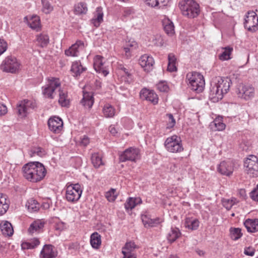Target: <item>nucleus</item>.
Masks as SVG:
<instances>
[{
    "mask_svg": "<svg viewBox=\"0 0 258 258\" xmlns=\"http://www.w3.org/2000/svg\"><path fill=\"white\" fill-rule=\"evenodd\" d=\"M232 84L228 77H216L211 83L209 98L213 102L221 100L224 94L228 93Z\"/></svg>",
    "mask_w": 258,
    "mask_h": 258,
    "instance_id": "obj_1",
    "label": "nucleus"
},
{
    "mask_svg": "<svg viewBox=\"0 0 258 258\" xmlns=\"http://www.w3.org/2000/svg\"><path fill=\"white\" fill-rule=\"evenodd\" d=\"M22 171L24 178L33 183L41 181L47 172L44 166L39 162H31L25 164Z\"/></svg>",
    "mask_w": 258,
    "mask_h": 258,
    "instance_id": "obj_2",
    "label": "nucleus"
},
{
    "mask_svg": "<svg viewBox=\"0 0 258 258\" xmlns=\"http://www.w3.org/2000/svg\"><path fill=\"white\" fill-rule=\"evenodd\" d=\"M189 87L197 93L202 92L205 88V82L204 76L200 73L190 72L186 76Z\"/></svg>",
    "mask_w": 258,
    "mask_h": 258,
    "instance_id": "obj_3",
    "label": "nucleus"
},
{
    "mask_svg": "<svg viewBox=\"0 0 258 258\" xmlns=\"http://www.w3.org/2000/svg\"><path fill=\"white\" fill-rule=\"evenodd\" d=\"M180 9L182 15L189 18L197 17L200 12L199 5L194 0L182 1Z\"/></svg>",
    "mask_w": 258,
    "mask_h": 258,
    "instance_id": "obj_4",
    "label": "nucleus"
},
{
    "mask_svg": "<svg viewBox=\"0 0 258 258\" xmlns=\"http://www.w3.org/2000/svg\"><path fill=\"white\" fill-rule=\"evenodd\" d=\"M46 80V84L42 87V94L45 97L52 99L54 97L55 90L60 86V81L54 77L47 78Z\"/></svg>",
    "mask_w": 258,
    "mask_h": 258,
    "instance_id": "obj_5",
    "label": "nucleus"
},
{
    "mask_svg": "<svg viewBox=\"0 0 258 258\" xmlns=\"http://www.w3.org/2000/svg\"><path fill=\"white\" fill-rule=\"evenodd\" d=\"M164 146L168 152L172 153H180L184 150L181 139L177 135L167 138L164 142Z\"/></svg>",
    "mask_w": 258,
    "mask_h": 258,
    "instance_id": "obj_6",
    "label": "nucleus"
},
{
    "mask_svg": "<svg viewBox=\"0 0 258 258\" xmlns=\"http://www.w3.org/2000/svg\"><path fill=\"white\" fill-rule=\"evenodd\" d=\"M82 193L81 185L77 184H71L66 186V198L68 201L75 203L80 198Z\"/></svg>",
    "mask_w": 258,
    "mask_h": 258,
    "instance_id": "obj_7",
    "label": "nucleus"
},
{
    "mask_svg": "<svg viewBox=\"0 0 258 258\" xmlns=\"http://www.w3.org/2000/svg\"><path fill=\"white\" fill-rule=\"evenodd\" d=\"M236 93L239 98L247 101L254 97L255 90L251 85L240 84L238 85Z\"/></svg>",
    "mask_w": 258,
    "mask_h": 258,
    "instance_id": "obj_8",
    "label": "nucleus"
},
{
    "mask_svg": "<svg viewBox=\"0 0 258 258\" xmlns=\"http://www.w3.org/2000/svg\"><path fill=\"white\" fill-rule=\"evenodd\" d=\"M244 167L248 174L252 177L258 176V158L253 155H249L245 160Z\"/></svg>",
    "mask_w": 258,
    "mask_h": 258,
    "instance_id": "obj_9",
    "label": "nucleus"
},
{
    "mask_svg": "<svg viewBox=\"0 0 258 258\" xmlns=\"http://www.w3.org/2000/svg\"><path fill=\"white\" fill-rule=\"evenodd\" d=\"M236 169V165L232 160L223 161L220 163L217 168V172L220 174L230 177L232 176Z\"/></svg>",
    "mask_w": 258,
    "mask_h": 258,
    "instance_id": "obj_10",
    "label": "nucleus"
},
{
    "mask_svg": "<svg viewBox=\"0 0 258 258\" xmlns=\"http://www.w3.org/2000/svg\"><path fill=\"white\" fill-rule=\"evenodd\" d=\"M244 27L249 31L255 32L258 29V17L256 13L249 11L245 15Z\"/></svg>",
    "mask_w": 258,
    "mask_h": 258,
    "instance_id": "obj_11",
    "label": "nucleus"
},
{
    "mask_svg": "<svg viewBox=\"0 0 258 258\" xmlns=\"http://www.w3.org/2000/svg\"><path fill=\"white\" fill-rule=\"evenodd\" d=\"M140 151L134 148H129L126 149L119 157V160L121 162L128 160L136 162L139 158Z\"/></svg>",
    "mask_w": 258,
    "mask_h": 258,
    "instance_id": "obj_12",
    "label": "nucleus"
},
{
    "mask_svg": "<svg viewBox=\"0 0 258 258\" xmlns=\"http://www.w3.org/2000/svg\"><path fill=\"white\" fill-rule=\"evenodd\" d=\"M48 128L55 134H59L63 129L62 120L57 116L51 117L47 121Z\"/></svg>",
    "mask_w": 258,
    "mask_h": 258,
    "instance_id": "obj_13",
    "label": "nucleus"
},
{
    "mask_svg": "<svg viewBox=\"0 0 258 258\" xmlns=\"http://www.w3.org/2000/svg\"><path fill=\"white\" fill-rule=\"evenodd\" d=\"M35 103L32 101L24 100L17 105L18 114L22 117L25 116L31 109L35 107Z\"/></svg>",
    "mask_w": 258,
    "mask_h": 258,
    "instance_id": "obj_14",
    "label": "nucleus"
},
{
    "mask_svg": "<svg viewBox=\"0 0 258 258\" xmlns=\"http://www.w3.org/2000/svg\"><path fill=\"white\" fill-rule=\"evenodd\" d=\"M140 97L142 99L146 100L154 105L158 102V96L153 90L146 88L143 89L140 92Z\"/></svg>",
    "mask_w": 258,
    "mask_h": 258,
    "instance_id": "obj_15",
    "label": "nucleus"
},
{
    "mask_svg": "<svg viewBox=\"0 0 258 258\" xmlns=\"http://www.w3.org/2000/svg\"><path fill=\"white\" fill-rule=\"evenodd\" d=\"M85 47V46L83 41L77 40L75 44L65 51V54L68 56H77L79 51L84 50Z\"/></svg>",
    "mask_w": 258,
    "mask_h": 258,
    "instance_id": "obj_16",
    "label": "nucleus"
},
{
    "mask_svg": "<svg viewBox=\"0 0 258 258\" xmlns=\"http://www.w3.org/2000/svg\"><path fill=\"white\" fill-rule=\"evenodd\" d=\"M139 48L138 43L134 40H128L123 46L125 55L128 57L133 55Z\"/></svg>",
    "mask_w": 258,
    "mask_h": 258,
    "instance_id": "obj_17",
    "label": "nucleus"
},
{
    "mask_svg": "<svg viewBox=\"0 0 258 258\" xmlns=\"http://www.w3.org/2000/svg\"><path fill=\"white\" fill-rule=\"evenodd\" d=\"M56 255L57 252L51 244L44 245L40 253V258H54Z\"/></svg>",
    "mask_w": 258,
    "mask_h": 258,
    "instance_id": "obj_18",
    "label": "nucleus"
},
{
    "mask_svg": "<svg viewBox=\"0 0 258 258\" xmlns=\"http://www.w3.org/2000/svg\"><path fill=\"white\" fill-rule=\"evenodd\" d=\"M45 222L43 220H36L32 223L28 229L29 234L38 233L43 230Z\"/></svg>",
    "mask_w": 258,
    "mask_h": 258,
    "instance_id": "obj_19",
    "label": "nucleus"
},
{
    "mask_svg": "<svg viewBox=\"0 0 258 258\" xmlns=\"http://www.w3.org/2000/svg\"><path fill=\"white\" fill-rule=\"evenodd\" d=\"M162 25L165 32L169 36L175 34L174 26L173 22L168 18L164 17L162 19Z\"/></svg>",
    "mask_w": 258,
    "mask_h": 258,
    "instance_id": "obj_20",
    "label": "nucleus"
},
{
    "mask_svg": "<svg viewBox=\"0 0 258 258\" xmlns=\"http://www.w3.org/2000/svg\"><path fill=\"white\" fill-rule=\"evenodd\" d=\"M141 218L145 227L156 226L163 222V220L159 218L152 219L149 216L146 214L142 215Z\"/></svg>",
    "mask_w": 258,
    "mask_h": 258,
    "instance_id": "obj_21",
    "label": "nucleus"
},
{
    "mask_svg": "<svg viewBox=\"0 0 258 258\" xmlns=\"http://www.w3.org/2000/svg\"><path fill=\"white\" fill-rule=\"evenodd\" d=\"M28 25L32 29L38 31L41 27L40 20L38 16H27L25 18Z\"/></svg>",
    "mask_w": 258,
    "mask_h": 258,
    "instance_id": "obj_22",
    "label": "nucleus"
},
{
    "mask_svg": "<svg viewBox=\"0 0 258 258\" xmlns=\"http://www.w3.org/2000/svg\"><path fill=\"white\" fill-rule=\"evenodd\" d=\"M244 225L249 232L253 233L258 231V219H246Z\"/></svg>",
    "mask_w": 258,
    "mask_h": 258,
    "instance_id": "obj_23",
    "label": "nucleus"
},
{
    "mask_svg": "<svg viewBox=\"0 0 258 258\" xmlns=\"http://www.w3.org/2000/svg\"><path fill=\"white\" fill-rule=\"evenodd\" d=\"M0 228L2 234L6 236H10L13 234L14 230L11 223L4 221L0 224Z\"/></svg>",
    "mask_w": 258,
    "mask_h": 258,
    "instance_id": "obj_24",
    "label": "nucleus"
},
{
    "mask_svg": "<svg viewBox=\"0 0 258 258\" xmlns=\"http://www.w3.org/2000/svg\"><path fill=\"white\" fill-rule=\"evenodd\" d=\"M102 112L106 118H112L116 114V109L109 103H106L102 108Z\"/></svg>",
    "mask_w": 258,
    "mask_h": 258,
    "instance_id": "obj_25",
    "label": "nucleus"
},
{
    "mask_svg": "<svg viewBox=\"0 0 258 258\" xmlns=\"http://www.w3.org/2000/svg\"><path fill=\"white\" fill-rule=\"evenodd\" d=\"M91 246L95 249H98L101 245V236L97 232L93 233L90 236V239Z\"/></svg>",
    "mask_w": 258,
    "mask_h": 258,
    "instance_id": "obj_26",
    "label": "nucleus"
},
{
    "mask_svg": "<svg viewBox=\"0 0 258 258\" xmlns=\"http://www.w3.org/2000/svg\"><path fill=\"white\" fill-rule=\"evenodd\" d=\"M10 202L6 195L0 193V216L6 213L9 207Z\"/></svg>",
    "mask_w": 258,
    "mask_h": 258,
    "instance_id": "obj_27",
    "label": "nucleus"
},
{
    "mask_svg": "<svg viewBox=\"0 0 258 258\" xmlns=\"http://www.w3.org/2000/svg\"><path fill=\"white\" fill-rule=\"evenodd\" d=\"M199 225L200 221L197 218L188 217L185 219L184 226L185 228L189 230H197L199 228Z\"/></svg>",
    "mask_w": 258,
    "mask_h": 258,
    "instance_id": "obj_28",
    "label": "nucleus"
},
{
    "mask_svg": "<svg viewBox=\"0 0 258 258\" xmlns=\"http://www.w3.org/2000/svg\"><path fill=\"white\" fill-rule=\"evenodd\" d=\"M103 13L101 7L96 9L94 17L91 20V23L95 27H98L103 21Z\"/></svg>",
    "mask_w": 258,
    "mask_h": 258,
    "instance_id": "obj_29",
    "label": "nucleus"
},
{
    "mask_svg": "<svg viewBox=\"0 0 258 258\" xmlns=\"http://www.w3.org/2000/svg\"><path fill=\"white\" fill-rule=\"evenodd\" d=\"M81 104L85 107L90 108L94 103L93 95L91 93L84 92Z\"/></svg>",
    "mask_w": 258,
    "mask_h": 258,
    "instance_id": "obj_30",
    "label": "nucleus"
},
{
    "mask_svg": "<svg viewBox=\"0 0 258 258\" xmlns=\"http://www.w3.org/2000/svg\"><path fill=\"white\" fill-rule=\"evenodd\" d=\"M142 200L141 198H129L127 199L124 207L126 210H132L137 205L142 204Z\"/></svg>",
    "mask_w": 258,
    "mask_h": 258,
    "instance_id": "obj_31",
    "label": "nucleus"
},
{
    "mask_svg": "<svg viewBox=\"0 0 258 258\" xmlns=\"http://www.w3.org/2000/svg\"><path fill=\"white\" fill-rule=\"evenodd\" d=\"M181 235V233L178 228L172 227L167 234V238L170 243H172L180 237Z\"/></svg>",
    "mask_w": 258,
    "mask_h": 258,
    "instance_id": "obj_32",
    "label": "nucleus"
},
{
    "mask_svg": "<svg viewBox=\"0 0 258 258\" xmlns=\"http://www.w3.org/2000/svg\"><path fill=\"white\" fill-rule=\"evenodd\" d=\"M36 42L37 44L41 47H46L49 42V36L44 33H41L36 36Z\"/></svg>",
    "mask_w": 258,
    "mask_h": 258,
    "instance_id": "obj_33",
    "label": "nucleus"
},
{
    "mask_svg": "<svg viewBox=\"0 0 258 258\" xmlns=\"http://www.w3.org/2000/svg\"><path fill=\"white\" fill-rule=\"evenodd\" d=\"M58 102L62 107H68L70 105V100L68 97V93L63 90H59Z\"/></svg>",
    "mask_w": 258,
    "mask_h": 258,
    "instance_id": "obj_34",
    "label": "nucleus"
},
{
    "mask_svg": "<svg viewBox=\"0 0 258 258\" xmlns=\"http://www.w3.org/2000/svg\"><path fill=\"white\" fill-rule=\"evenodd\" d=\"M88 11V8L86 3L80 2L74 6V12L76 15L86 14Z\"/></svg>",
    "mask_w": 258,
    "mask_h": 258,
    "instance_id": "obj_35",
    "label": "nucleus"
},
{
    "mask_svg": "<svg viewBox=\"0 0 258 258\" xmlns=\"http://www.w3.org/2000/svg\"><path fill=\"white\" fill-rule=\"evenodd\" d=\"M40 241L37 238H33L30 241L23 242L21 244L23 249H33L39 245Z\"/></svg>",
    "mask_w": 258,
    "mask_h": 258,
    "instance_id": "obj_36",
    "label": "nucleus"
},
{
    "mask_svg": "<svg viewBox=\"0 0 258 258\" xmlns=\"http://www.w3.org/2000/svg\"><path fill=\"white\" fill-rule=\"evenodd\" d=\"M102 155L98 153H94L91 157V161L93 165L95 168H99L104 164L102 160Z\"/></svg>",
    "mask_w": 258,
    "mask_h": 258,
    "instance_id": "obj_37",
    "label": "nucleus"
},
{
    "mask_svg": "<svg viewBox=\"0 0 258 258\" xmlns=\"http://www.w3.org/2000/svg\"><path fill=\"white\" fill-rule=\"evenodd\" d=\"M223 52L219 55V58L221 60H228L231 58V53L233 51V48L230 46H227L222 48Z\"/></svg>",
    "mask_w": 258,
    "mask_h": 258,
    "instance_id": "obj_38",
    "label": "nucleus"
},
{
    "mask_svg": "<svg viewBox=\"0 0 258 258\" xmlns=\"http://www.w3.org/2000/svg\"><path fill=\"white\" fill-rule=\"evenodd\" d=\"M39 204L33 199L28 200L26 206L30 212H36L39 209Z\"/></svg>",
    "mask_w": 258,
    "mask_h": 258,
    "instance_id": "obj_39",
    "label": "nucleus"
},
{
    "mask_svg": "<svg viewBox=\"0 0 258 258\" xmlns=\"http://www.w3.org/2000/svg\"><path fill=\"white\" fill-rule=\"evenodd\" d=\"M230 237L233 240H237L242 236L241 229L239 228L231 227L229 229Z\"/></svg>",
    "mask_w": 258,
    "mask_h": 258,
    "instance_id": "obj_40",
    "label": "nucleus"
},
{
    "mask_svg": "<svg viewBox=\"0 0 258 258\" xmlns=\"http://www.w3.org/2000/svg\"><path fill=\"white\" fill-rule=\"evenodd\" d=\"M46 151L44 149L39 147H34L32 148L29 151V154L31 157L35 156L42 157L46 155Z\"/></svg>",
    "mask_w": 258,
    "mask_h": 258,
    "instance_id": "obj_41",
    "label": "nucleus"
},
{
    "mask_svg": "<svg viewBox=\"0 0 258 258\" xmlns=\"http://www.w3.org/2000/svg\"><path fill=\"white\" fill-rule=\"evenodd\" d=\"M154 62L153 57L148 54L142 55L139 59L140 64H154Z\"/></svg>",
    "mask_w": 258,
    "mask_h": 258,
    "instance_id": "obj_42",
    "label": "nucleus"
},
{
    "mask_svg": "<svg viewBox=\"0 0 258 258\" xmlns=\"http://www.w3.org/2000/svg\"><path fill=\"white\" fill-rule=\"evenodd\" d=\"M86 70V68L83 66H72L71 72L74 77H78Z\"/></svg>",
    "mask_w": 258,
    "mask_h": 258,
    "instance_id": "obj_43",
    "label": "nucleus"
},
{
    "mask_svg": "<svg viewBox=\"0 0 258 258\" xmlns=\"http://www.w3.org/2000/svg\"><path fill=\"white\" fill-rule=\"evenodd\" d=\"M0 69L4 72L16 73L19 71V66H0Z\"/></svg>",
    "mask_w": 258,
    "mask_h": 258,
    "instance_id": "obj_44",
    "label": "nucleus"
},
{
    "mask_svg": "<svg viewBox=\"0 0 258 258\" xmlns=\"http://www.w3.org/2000/svg\"><path fill=\"white\" fill-rule=\"evenodd\" d=\"M214 125L215 130L218 131H222L225 130L226 125L223 122L222 120L220 118H216L213 122L212 126Z\"/></svg>",
    "mask_w": 258,
    "mask_h": 258,
    "instance_id": "obj_45",
    "label": "nucleus"
},
{
    "mask_svg": "<svg viewBox=\"0 0 258 258\" xmlns=\"http://www.w3.org/2000/svg\"><path fill=\"white\" fill-rule=\"evenodd\" d=\"M138 248H139V246L137 245L134 241H131L125 244L124 246L122 247V250L135 252L134 250Z\"/></svg>",
    "mask_w": 258,
    "mask_h": 258,
    "instance_id": "obj_46",
    "label": "nucleus"
},
{
    "mask_svg": "<svg viewBox=\"0 0 258 258\" xmlns=\"http://www.w3.org/2000/svg\"><path fill=\"white\" fill-rule=\"evenodd\" d=\"M166 119V128L168 129L173 128L175 125L176 121L172 114L171 113L167 114Z\"/></svg>",
    "mask_w": 258,
    "mask_h": 258,
    "instance_id": "obj_47",
    "label": "nucleus"
},
{
    "mask_svg": "<svg viewBox=\"0 0 258 258\" xmlns=\"http://www.w3.org/2000/svg\"><path fill=\"white\" fill-rule=\"evenodd\" d=\"M96 72L102 76L105 77L108 73L109 71L106 66H93Z\"/></svg>",
    "mask_w": 258,
    "mask_h": 258,
    "instance_id": "obj_48",
    "label": "nucleus"
},
{
    "mask_svg": "<svg viewBox=\"0 0 258 258\" xmlns=\"http://www.w3.org/2000/svg\"><path fill=\"white\" fill-rule=\"evenodd\" d=\"M51 0H41L43 5L42 10L46 14H48L53 10V7L51 6L50 2Z\"/></svg>",
    "mask_w": 258,
    "mask_h": 258,
    "instance_id": "obj_49",
    "label": "nucleus"
},
{
    "mask_svg": "<svg viewBox=\"0 0 258 258\" xmlns=\"http://www.w3.org/2000/svg\"><path fill=\"white\" fill-rule=\"evenodd\" d=\"M237 202L235 198L224 200L222 202L223 206L227 210H230L232 207Z\"/></svg>",
    "mask_w": 258,
    "mask_h": 258,
    "instance_id": "obj_50",
    "label": "nucleus"
},
{
    "mask_svg": "<svg viewBox=\"0 0 258 258\" xmlns=\"http://www.w3.org/2000/svg\"><path fill=\"white\" fill-rule=\"evenodd\" d=\"M117 195L116 190L114 189H111L105 194V197L109 202H113L117 197Z\"/></svg>",
    "mask_w": 258,
    "mask_h": 258,
    "instance_id": "obj_51",
    "label": "nucleus"
},
{
    "mask_svg": "<svg viewBox=\"0 0 258 258\" xmlns=\"http://www.w3.org/2000/svg\"><path fill=\"white\" fill-rule=\"evenodd\" d=\"M144 2L149 6L155 7L160 4H163L165 0H144Z\"/></svg>",
    "mask_w": 258,
    "mask_h": 258,
    "instance_id": "obj_52",
    "label": "nucleus"
},
{
    "mask_svg": "<svg viewBox=\"0 0 258 258\" xmlns=\"http://www.w3.org/2000/svg\"><path fill=\"white\" fill-rule=\"evenodd\" d=\"M157 88L161 92H167L169 90L168 86L166 82L161 81L157 84Z\"/></svg>",
    "mask_w": 258,
    "mask_h": 258,
    "instance_id": "obj_53",
    "label": "nucleus"
},
{
    "mask_svg": "<svg viewBox=\"0 0 258 258\" xmlns=\"http://www.w3.org/2000/svg\"><path fill=\"white\" fill-rule=\"evenodd\" d=\"M17 62V59L15 56H9L5 58L3 64H15Z\"/></svg>",
    "mask_w": 258,
    "mask_h": 258,
    "instance_id": "obj_54",
    "label": "nucleus"
},
{
    "mask_svg": "<svg viewBox=\"0 0 258 258\" xmlns=\"http://www.w3.org/2000/svg\"><path fill=\"white\" fill-rule=\"evenodd\" d=\"M8 48V44L4 39H0V55L6 51Z\"/></svg>",
    "mask_w": 258,
    "mask_h": 258,
    "instance_id": "obj_55",
    "label": "nucleus"
},
{
    "mask_svg": "<svg viewBox=\"0 0 258 258\" xmlns=\"http://www.w3.org/2000/svg\"><path fill=\"white\" fill-rule=\"evenodd\" d=\"M122 253L123 255L122 258H137V254L135 252H130L122 250Z\"/></svg>",
    "mask_w": 258,
    "mask_h": 258,
    "instance_id": "obj_56",
    "label": "nucleus"
},
{
    "mask_svg": "<svg viewBox=\"0 0 258 258\" xmlns=\"http://www.w3.org/2000/svg\"><path fill=\"white\" fill-rule=\"evenodd\" d=\"M117 74L120 75L121 76H127L128 77L131 76V74L126 71V69L123 67H121L120 69H118L117 71Z\"/></svg>",
    "mask_w": 258,
    "mask_h": 258,
    "instance_id": "obj_57",
    "label": "nucleus"
},
{
    "mask_svg": "<svg viewBox=\"0 0 258 258\" xmlns=\"http://www.w3.org/2000/svg\"><path fill=\"white\" fill-rule=\"evenodd\" d=\"M250 196L253 200L258 202V184L256 187L250 192Z\"/></svg>",
    "mask_w": 258,
    "mask_h": 258,
    "instance_id": "obj_58",
    "label": "nucleus"
},
{
    "mask_svg": "<svg viewBox=\"0 0 258 258\" xmlns=\"http://www.w3.org/2000/svg\"><path fill=\"white\" fill-rule=\"evenodd\" d=\"M153 42L156 46H162L164 43L163 40L160 35H157L153 40Z\"/></svg>",
    "mask_w": 258,
    "mask_h": 258,
    "instance_id": "obj_59",
    "label": "nucleus"
},
{
    "mask_svg": "<svg viewBox=\"0 0 258 258\" xmlns=\"http://www.w3.org/2000/svg\"><path fill=\"white\" fill-rule=\"evenodd\" d=\"M168 64H175L177 62V58L173 53H170L168 55Z\"/></svg>",
    "mask_w": 258,
    "mask_h": 258,
    "instance_id": "obj_60",
    "label": "nucleus"
},
{
    "mask_svg": "<svg viewBox=\"0 0 258 258\" xmlns=\"http://www.w3.org/2000/svg\"><path fill=\"white\" fill-rule=\"evenodd\" d=\"M255 252V249L252 247H247L244 249V253L249 256H253Z\"/></svg>",
    "mask_w": 258,
    "mask_h": 258,
    "instance_id": "obj_61",
    "label": "nucleus"
},
{
    "mask_svg": "<svg viewBox=\"0 0 258 258\" xmlns=\"http://www.w3.org/2000/svg\"><path fill=\"white\" fill-rule=\"evenodd\" d=\"M103 57L99 55H97L94 57L93 64H103Z\"/></svg>",
    "mask_w": 258,
    "mask_h": 258,
    "instance_id": "obj_62",
    "label": "nucleus"
},
{
    "mask_svg": "<svg viewBox=\"0 0 258 258\" xmlns=\"http://www.w3.org/2000/svg\"><path fill=\"white\" fill-rule=\"evenodd\" d=\"M8 109L7 106L0 102V116L5 115L7 114Z\"/></svg>",
    "mask_w": 258,
    "mask_h": 258,
    "instance_id": "obj_63",
    "label": "nucleus"
},
{
    "mask_svg": "<svg viewBox=\"0 0 258 258\" xmlns=\"http://www.w3.org/2000/svg\"><path fill=\"white\" fill-rule=\"evenodd\" d=\"M90 143V139L89 138L86 136H84L82 138H81V141L80 144L84 146H87Z\"/></svg>",
    "mask_w": 258,
    "mask_h": 258,
    "instance_id": "obj_64",
    "label": "nucleus"
}]
</instances>
